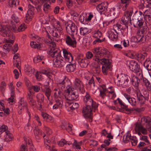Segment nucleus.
Returning <instances> with one entry per match:
<instances>
[{"instance_id":"nucleus-1","label":"nucleus","mask_w":151,"mask_h":151,"mask_svg":"<svg viewBox=\"0 0 151 151\" xmlns=\"http://www.w3.org/2000/svg\"><path fill=\"white\" fill-rule=\"evenodd\" d=\"M64 96L66 100L72 101L76 99L78 97V93L76 89L68 88L65 91Z\"/></svg>"},{"instance_id":"nucleus-2","label":"nucleus","mask_w":151,"mask_h":151,"mask_svg":"<svg viewBox=\"0 0 151 151\" xmlns=\"http://www.w3.org/2000/svg\"><path fill=\"white\" fill-rule=\"evenodd\" d=\"M136 94L137 99L141 104H144L146 100H148L149 93L147 91L144 90L142 93L139 91H137Z\"/></svg>"},{"instance_id":"nucleus-3","label":"nucleus","mask_w":151,"mask_h":151,"mask_svg":"<svg viewBox=\"0 0 151 151\" xmlns=\"http://www.w3.org/2000/svg\"><path fill=\"white\" fill-rule=\"evenodd\" d=\"M78 62L80 66L84 68L87 67L89 63V61L86 57H84L83 54H80L77 57Z\"/></svg>"},{"instance_id":"nucleus-4","label":"nucleus","mask_w":151,"mask_h":151,"mask_svg":"<svg viewBox=\"0 0 151 151\" xmlns=\"http://www.w3.org/2000/svg\"><path fill=\"white\" fill-rule=\"evenodd\" d=\"M130 78V77L128 76L125 74H122L118 80L119 85L122 87L127 86Z\"/></svg>"},{"instance_id":"nucleus-5","label":"nucleus","mask_w":151,"mask_h":151,"mask_svg":"<svg viewBox=\"0 0 151 151\" xmlns=\"http://www.w3.org/2000/svg\"><path fill=\"white\" fill-rule=\"evenodd\" d=\"M61 51L58 48H51L50 49L48 54L52 57L55 58H61Z\"/></svg>"},{"instance_id":"nucleus-6","label":"nucleus","mask_w":151,"mask_h":151,"mask_svg":"<svg viewBox=\"0 0 151 151\" xmlns=\"http://www.w3.org/2000/svg\"><path fill=\"white\" fill-rule=\"evenodd\" d=\"M77 27L75 24L72 22H70L68 23L66 27V29L68 32H71V34H73L74 35V33L76 32V34L77 33Z\"/></svg>"},{"instance_id":"nucleus-7","label":"nucleus","mask_w":151,"mask_h":151,"mask_svg":"<svg viewBox=\"0 0 151 151\" xmlns=\"http://www.w3.org/2000/svg\"><path fill=\"white\" fill-rule=\"evenodd\" d=\"M71 35L73 39L70 36L67 35L65 38L66 43L69 46L75 47H76L77 43L76 39L73 34H71Z\"/></svg>"},{"instance_id":"nucleus-8","label":"nucleus","mask_w":151,"mask_h":151,"mask_svg":"<svg viewBox=\"0 0 151 151\" xmlns=\"http://www.w3.org/2000/svg\"><path fill=\"white\" fill-rule=\"evenodd\" d=\"M74 83L77 88L79 89L80 92L81 93L83 94L85 93V91L84 88L83 82L80 79L76 78Z\"/></svg>"},{"instance_id":"nucleus-9","label":"nucleus","mask_w":151,"mask_h":151,"mask_svg":"<svg viewBox=\"0 0 151 151\" xmlns=\"http://www.w3.org/2000/svg\"><path fill=\"white\" fill-rule=\"evenodd\" d=\"M92 110L90 106L84 107L83 109L82 113L84 117L86 118L90 119Z\"/></svg>"},{"instance_id":"nucleus-10","label":"nucleus","mask_w":151,"mask_h":151,"mask_svg":"<svg viewBox=\"0 0 151 151\" xmlns=\"http://www.w3.org/2000/svg\"><path fill=\"white\" fill-rule=\"evenodd\" d=\"M53 66L55 67L61 68L65 65V62L62 59L55 58L53 60Z\"/></svg>"},{"instance_id":"nucleus-11","label":"nucleus","mask_w":151,"mask_h":151,"mask_svg":"<svg viewBox=\"0 0 151 151\" xmlns=\"http://www.w3.org/2000/svg\"><path fill=\"white\" fill-rule=\"evenodd\" d=\"M49 83V82H47V84L42 86L41 87L42 91L44 92L45 95L47 96L48 100H49L51 92V90L48 86Z\"/></svg>"},{"instance_id":"nucleus-12","label":"nucleus","mask_w":151,"mask_h":151,"mask_svg":"<svg viewBox=\"0 0 151 151\" xmlns=\"http://www.w3.org/2000/svg\"><path fill=\"white\" fill-rule=\"evenodd\" d=\"M129 67L130 70L134 72L140 69V66L136 61L134 60L130 61Z\"/></svg>"},{"instance_id":"nucleus-13","label":"nucleus","mask_w":151,"mask_h":151,"mask_svg":"<svg viewBox=\"0 0 151 151\" xmlns=\"http://www.w3.org/2000/svg\"><path fill=\"white\" fill-rule=\"evenodd\" d=\"M137 35L138 36V45L142 44L145 43L147 41H148V39H147V37H149L148 34L146 36H145L144 35L139 34V32H137ZM148 35H150V34H148Z\"/></svg>"},{"instance_id":"nucleus-14","label":"nucleus","mask_w":151,"mask_h":151,"mask_svg":"<svg viewBox=\"0 0 151 151\" xmlns=\"http://www.w3.org/2000/svg\"><path fill=\"white\" fill-rule=\"evenodd\" d=\"M63 55L67 62L70 63L73 60V58L71 54L65 49L63 50Z\"/></svg>"},{"instance_id":"nucleus-15","label":"nucleus","mask_w":151,"mask_h":151,"mask_svg":"<svg viewBox=\"0 0 151 151\" xmlns=\"http://www.w3.org/2000/svg\"><path fill=\"white\" fill-rule=\"evenodd\" d=\"M84 102L86 103V106H90L91 107V106L92 109H93L94 111L97 109L98 104L93 101L91 98L89 99L87 101H85Z\"/></svg>"},{"instance_id":"nucleus-16","label":"nucleus","mask_w":151,"mask_h":151,"mask_svg":"<svg viewBox=\"0 0 151 151\" xmlns=\"http://www.w3.org/2000/svg\"><path fill=\"white\" fill-rule=\"evenodd\" d=\"M103 66L102 67V71L103 73L105 75L107 74V70L109 69L111 70L112 68L111 65V63L108 60V62L105 63H102Z\"/></svg>"},{"instance_id":"nucleus-17","label":"nucleus","mask_w":151,"mask_h":151,"mask_svg":"<svg viewBox=\"0 0 151 151\" xmlns=\"http://www.w3.org/2000/svg\"><path fill=\"white\" fill-rule=\"evenodd\" d=\"M36 97L38 104L39 106V110H40L42 108V105L44 101V95L42 93H39L37 94Z\"/></svg>"},{"instance_id":"nucleus-18","label":"nucleus","mask_w":151,"mask_h":151,"mask_svg":"<svg viewBox=\"0 0 151 151\" xmlns=\"http://www.w3.org/2000/svg\"><path fill=\"white\" fill-rule=\"evenodd\" d=\"M18 108L20 111H23L24 108L27 107V102L24 101L23 98H22L19 102Z\"/></svg>"},{"instance_id":"nucleus-19","label":"nucleus","mask_w":151,"mask_h":151,"mask_svg":"<svg viewBox=\"0 0 151 151\" xmlns=\"http://www.w3.org/2000/svg\"><path fill=\"white\" fill-rule=\"evenodd\" d=\"M130 80L132 84L135 87V88L137 89L140 81L139 79H138L137 76H132Z\"/></svg>"},{"instance_id":"nucleus-20","label":"nucleus","mask_w":151,"mask_h":151,"mask_svg":"<svg viewBox=\"0 0 151 151\" xmlns=\"http://www.w3.org/2000/svg\"><path fill=\"white\" fill-rule=\"evenodd\" d=\"M34 14V13L33 11L31 10H28L25 18V22L26 23H28V22L31 21L33 17Z\"/></svg>"},{"instance_id":"nucleus-21","label":"nucleus","mask_w":151,"mask_h":151,"mask_svg":"<svg viewBox=\"0 0 151 151\" xmlns=\"http://www.w3.org/2000/svg\"><path fill=\"white\" fill-rule=\"evenodd\" d=\"M91 70L94 73L99 74L101 70V68L99 63H93Z\"/></svg>"},{"instance_id":"nucleus-22","label":"nucleus","mask_w":151,"mask_h":151,"mask_svg":"<svg viewBox=\"0 0 151 151\" xmlns=\"http://www.w3.org/2000/svg\"><path fill=\"white\" fill-rule=\"evenodd\" d=\"M7 29L8 30L9 32H17V28L15 23H14L12 21H11L10 25L7 27Z\"/></svg>"},{"instance_id":"nucleus-23","label":"nucleus","mask_w":151,"mask_h":151,"mask_svg":"<svg viewBox=\"0 0 151 151\" xmlns=\"http://www.w3.org/2000/svg\"><path fill=\"white\" fill-rule=\"evenodd\" d=\"M68 81L65 80H63L61 81H59L58 83V86L59 89L62 91L64 90L65 87L67 86Z\"/></svg>"},{"instance_id":"nucleus-24","label":"nucleus","mask_w":151,"mask_h":151,"mask_svg":"<svg viewBox=\"0 0 151 151\" xmlns=\"http://www.w3.org/2000/svg\"><path fill=\"white\" fill-rule=\"evenodd\" d=\"M62 28H60V29H55L52 30V35L53 36L58 37L59 36L60 34H62Z\"/></svg>"},{"instance_id":"nucleus-25","label":"nucleus","mask_w":151,"mask_h":151,"mask_svg":"<svg viewBox=\"0 0 151 151\" xmlns=\"http://www.w3.org/2000/svg\"><path fill=\"white\" fill-rule=\"evenodd\" d=\"M134 130L136 133H137L139 135H141V134L139 132L140 129L143 127L141 123L140 122H136L134 124Z\"/></svg>"},{"instance_id":"nucleus-26","label":"nucleus","mask_w":151,"mask_h":151,"mask_svg":"<svg viewBox=\"0 0 151 151\" xmlns=\"http://www.w3.org/2000/svg\"><path fill=\"white\" fill-rule=\"evenodd\" d=\"M34 132L35 136L36 139H39L43 136L42 131L38 128H35L34 129Z\"/></svg>"},{"instance_id":"nucleus-27","label":"nucleus","mask_w":151,"mask_h":151,"mask_svg":"<svg viewBox=\"0 0 151 151\" xmlns=\"http://www.w3.org/2000/svg\"><path fill=\"white\" fill-rule=\"evenodd\" d=\"M148 28L147 25L144 24L140 27L139 29L137 32H139V34L144 35L147 32Z\"/></svg>"},{"instance_id":"nucleus-28","label":"nucleus","mask_w":151,"mask_h":151,"mask_svg":"<svg viewBox=\"0 0 151 151\" xmlns=\"http://www.w3.org/2000/svg\"><path fill=\"white\" fill-rule=\"evenodd\" d=\"M131 20L129 19V18H128L124 15L120 20V23L121 24L125 25V27L128 28V26H127V25L128 24V23L129 21L131 23Z\"/></svg>"},{"instance_id":"nucleus-29","label":"nucleus","mask_w":151,"mask_h":151,"mask_svg":"<svg viewBox=\"0 0 151 151\" xmlns=\"http://www.w3.org/2000/svg\"><path fill=\"white\" fill-rule=\"evenodd\" d=\"M134 26L135 27H140L143 26L144 22L135 19H133Z\"/></svg>"},{"instance_id":"nucleus-30","label":"nucleus","mask_w":151,"mask_h":151,"mask_svg":"<svg viewBox=\"0 0 151 151\" xmlns=\"http://www.w3.org/2000/svg\"><path fill=\"white\" fill-rule=\"evenodd\" d=\"M5 134L4 140L6 142H9L12 140L13 139L12 134H11L9 131L6 132Z\"/></svg>"},{"instance_id":"nucleus-31","label":"nucleus","mask_w":151,"mask_h":151,"mask_svg":"<svg viewBox=\"0 0 151 151\" xmlns=\"http://www.w3.org/2000/svg\"><path fill=\"white\" fill-rule=\"evenodd\" d=\"M72 140L74 141L73 143H72V144L74 148L79 150L81 149V146L82 145V141H81L79 142H78L75 139H72Z\"/></svg>"},{"instance_id":"nucleus-32","label":"nucleus","mask_w":151,"mask_h":151,"mask_svg":"<svg viewBox=\"0 0 151 151\" xmlns=\"http://www.w3.org/2000/svg\"><path fill=\"white\" fill-rule=\"evenodd\" d=\"M76 68V66L75 64L70 63L67 65L66 69L68 72H73Z\"/></svg>"},{"instance_id":"nucleus-33","label":"nucleus","mask_w":151,"mask_h":151,"mask_svg":"<svg viewBox=\"0 0 151 151\" xmlns=\"http://www.w3.org/2000/svg\"><path fill=\"white\" fill-rule=\"evenodd\" d=\"M142 122H144L147 123L146 128L147 126H149L151 124V119L149 116H144L141 119Z\"/></svg>"},{"instance_id":"nucleus-34","label":"nucleus","mask_w":151,"mask_h":151,"mask_svg":"<svg viewBox=\"0 0 151 151\" xmlns=\"http://www.w3.org/2000/svg\"><path fill=\"white\" fill-rule=\"evenodd\" d=\"M144 66L148 70H151V60L147 59L144 63Z\"/></svg>"},{"instance_id":"nucleus-35","label":"nucleus","mask_w":151,"mask_h":151,"mask_svg":"<svg viewBox=\"0 0 151 151\" xmlns=\"http://www.w3.org/2000/svg\"><path fill=\"white\" fill-rule=\"evenodd\" d=\"M96 8L97 10L100 12L101 14L104 11L107 9V7L104 6V4L101 3L97 6Z\"/></svg>"},{"instance_id":"nucleus-36","label":"nucleus","mask_w":151,"mask_h":151,"mask_svg":"<svg viewBox=\"0 0 151 151\" xmlns=\"http://www.w3.org/2000/svg\"><path fill=\"white\" fill-rule=\"evenodd\" d=\"M19 0H9L8 4L10 7H13L16 6L17 3L19 5Z\"/></svg>"},{"instance_id":"nucleus-37","label":"nucleus","mask_w":151,"mask_h":151,"mask_svg":"<svg viewBox=\"0 0 151 151\" xmlns=\"http://www.w3.org/2000/svg\"><path fill=\"white\" fill-rule=\"evenodd\" d=\"M121 1L122 3L124 4L122 9L124 11L126 9L127 7L129 6L131 1V0H121Z\"/></svg>"},{"instance_id":"nucleus-38","label":"nucleus","mask_w":151,"mask_h":151,"mask_svg":"<svg viewBox=\"0 0 151 151\" xmlns=\"http://www.w3.org/2000/svg\"><path fill=\"white\" fill-rule=\"evenodd\" d=\"M96 56V57L95 58H94L93 59L95 61L97 62V63H100L102 64V63H105V62L106 63L108 62V59H107L104 58L101 59V58H100V57H98L97 56Z\"/></svg>"},{"instance_id":"nucleus-39","label":"nucleus","mask_w":151,"mask_h":151,"mask_svg":"<svg viewBox=\"0 0 151 151\" xmlns=\"http://www.w3.org/2000/svg\"><path fill=\"white\" fill-rule=\"evenodd\" d=\"M147 56V53L144 52L142 53H139L137 55V60L141 62Z\"/></svg>"},{"instance_id":"nucleus-40","label":"nucleus","mask_w":151,"mask_h":151,"mask_svg":"<svg viewBox=\"0 0 151 151\" xmlns=\"http://www.w3.org/2000/svg\"><path fill=\"white\" fill-rule=\"evenodd\" d=\"M143 81L146 87L151 90V81H149L147 79L145 78H143Z\"/></svg>"},{"instance_id":"nucleus-41","label":"nucleus","mask_w":151,"mask_h":151,"mask_svg":"<svg viewBox=\"0 0 151 151\" xmlns=\"http://www.w3.org/2000/svg\"><path fill=\"white\" fill-rule=\"evenodd\" d=\"M68 144L70 145L72 144V142L70 141H66L65 139H62L59 143V145L61 146H62Z\"/></svg>"},{"instance_id":"nucleus-42","label":"nucleus","mask_w":151,"mask_h":151,"mask_svg":"<svg viewBox=\"0 0 151 151\" xmlns=\"http://www.w3.org/2000/svg\"><path fill=\"white\" fill-rule=\"evenodd\" d=\"M101 48L100 47H96L93 50V52L96 56L100 58L101 54Z\"/></svg>"},{"instance_id":"nucleus-43","label":"nucleus","mask_w":151,"mask_h":151,"mask_svg":"<svg viewBox=\"0 0 151 151\" xmlns=\"http://www.w3.org/2000/svg\"><path fill=\"white\" fill-rule=\"evenodd\" d=\"M142 109L139 108H132L131 109L128 108L127 109V112L128 114H129L131 113L132 112L135 111L136 112H140L142 111Z\"/></svg>"},{"instance_id":"nucleus-44","label":"nucleus","mask_w":151,"mask_h":151,"mask_svg":"<svg viewBox=\"0 0 151 151\" xmlns=\"http://www.w3.org/2000/svg\"><path fill=\"white\" fill-rule=\"evenodd\" d=\"M132 136H131V134L130 135H129L128 134H126L124 135L123 136V141L125 143H127L129 141H130V140H131V139Z\"/></svg>"},{"instance_id":"nucleus-45","label":"nucleus","mask_w":151,"mask_h":151,"mask_svg":"<svg viewBox=\"0 0 151 151\" xmlns=\"http://www.w3.org/2000/svg\"><path fill=\"white\" fill-rule=\"evenodd\" d=\"M81 35L84 36L87 34L88 32V29L86 27H81L80 29Z\"/></svg>"},{"instance_id":"nucleus-46","label":"nucleus","mask_w":151,"mask_h":151,"mask_svg":"<svg viewBox=\"0 0 151 151\" xmlns=\"http://www.w3.org/2000/svg\"><path fill=\"white\" fill-rule=\"evenodd\" d=\"M141 1L146 7L151 8V0H142Z\"/></svg>"},{"instance_id":"nucleus-47","label":"nucleus","mask_w":151,"mask_h":151,"mask_svg":"<svg viewBox=\"0 0 151 151\" xmlns=\"http://www.w3.org/2000/svg\"><path fill=\"white\" fill-rule=\"evenodd\" d=\"M117 100H118V104L121 106V108L125 110V111H127V109L128 108L127 106L124 104L122 101L119 98L117 99Z\"/></svg>"},{"instance_id":"nucleus-48","label":"nucleus","mask_w":151,"mask_h":151,"mask_svg":"<svg viewBox=\"0 0 151 151\" xmlns=\"http://www.w3.org/2000/svg\"><path fill=\"white\" fill-rule=\"evenodd\" d=\"M9 30L7 29V27H6L4 29L2 30L0 32V34L4 37H6L9 36Z\"/></svg>"},{"instance_id":"nucleus-49","label":"nucleus","mask_w":151,"mask_h":151,"mask_svg":"<svg viewBox=\"0 0 151 151\" xmlns=\"http://www.w3.org/2000/svg\"><path fill=\"white\" fill-rule=\"evenodd\" d=\"M144 19L145 20V23L147 22L148 24L151 23V13L150 15L145 14L143 16Z\"/></svg>"},{"instance_id":"nucleus-50","label":"nucleus","mask_w":151,"mask_h":151,"mask_svg":"<svg viewBox=\"0 0 151 151\" xmlns=\"http://www.w3.org/2000/svg\"><path fill=\"white\" fill-rule=\"evenodd\" d=\"M25 72L27 73H32L34 71V69H32V67L29 65H27L25 68Z\"/></svg>"},{"instance_id":"nucleus-51","label":"nucleus","mask_w":151,"mask_h":151,"mask_svg":"<svg viewBox=\"0 0 151 151\" xmlns=\"http://www.w3.org/2000/svg\"><path fill=\"white\" fill-rule=\"evenodd\" d=\"M14 88H11V97L8 99V101L11 102H13L14 101Z\"/></svg>"},{"instance_id":"nucleus-52","label":"nucleus","mask_w":151,"mask_h":151,"mask_svg":"<svg viewBox=\"0 0 151 151\" xmlns=\"http://www.w3.org/2000/svg\"><path fill=\"white\" fill-rule=\"evenodd\" d=\"M43 56L40 55H38L37 57H35L34 58V63H37L40 62L43 59Z\"/></svg>"},{"instance_id":"nucleus-53","label":"nucleus","mask_w":151,"mask_h":151,"mask_svg":"<svg viewBox=\"0 0 151 151\" xmlns=\"http://www.w3.org/2000/svg\"><path fill=\"white\" fill-rule=\"evenodd\" d=\"M108 52V51L105 48H101L100 58L104 57V55H106L107 53Z\"/></svg>"},{"instance_id":"nucleus-54","label":"nucleus","mask_w":151,"mask_h":151,"mask_svg":"<svg viewBox=\"0 0 151 151\" xmlns=\"http://www.w3.org/2000/svg\"><path fill=\"white\" fill-rule=\"evenodd\" d=\"M69 105L70 106V108L72 110L77 109L79 106L78 104L76 102L71 103Z\"/></svg>"},{"instance_id":"nucleus-55","label":"nucleus","mask_w":151,"mask_h":151,"mask_svg":"<svg viewBox=\"0 0 151 151\" xmlns=\"http://www.w3.org/2000/svg\"><path fill=\"white\" fill-rule=\"evenodd\" d=\"M8 129V127L6 126L3 125H2L0 128V134H1L2 133L5 132L7 131Z\"/></svg>"},{"instance_id":"nucleus-56","label":"nucleus","mask_w":151,"mask_h":151,"mask_svg":"<svg viewBox=\"0 0 151 151\" xmlns=\"http://www.w3.org/2000/svg\"><path fill=\"white\" fill-rule=\"evenodd\" d=\"M12 46V44L9 43H6L4 44L3 46V48L5 49L8 51H9L10 50L11 47Z\"/></svg>"},{"instance_id":"nucleus-57","label":"nucleus","mask_w":151,"mask_h":151,"mask_svg":"<svg viewBox=\"0 0 151 151\" xmlns=\"http://www.w3.org/2000/svg\"><path fill=\"white\" fill-rule=\"evenodd\" d=\"M134 73L136 74L137 76H138L137 77L138 78V79H142L143 78L142 71L141 69Z\"/></svg>"},{"instance_id":"nucleus-58","label":"nucleus","mask_w":151,"mask_h":151,"mask_svg":"<svg viewBox=\"0 0 151 151\" xmlns=\"http://www.w3.org/2000/svg\"><path fill=\"white\" fill-rule=\"evenodd\" d=\"M106 90V88L105 87H102V90H100V96L104 99V96L106 95L105 92Z\"/></svg>"},{"instance_id":"nucleus-59","label":"nucleus","mask_w":151,"mask_h":151,"mask_svg":"<svg viewBox=\"0 0 151 151\" xmlns=\"http://www.w3.org/2000/svg\"><path fill=\"white\" fill-rule=\"evenodd\" d=\"M6 86V84L4 82H2L1 83L0 90L2 93L4 92L5 90Z\"/></svg>"},{"instance_id":"nucleus-60","label":"nucleus","mask_w":151,"mask_h":151,"mask_svg":"<svg viewBox=\"0 0 151 151\" xmlns=\"http://www.w3.org/2000/svg\"><path fill=\"white\" fill-rule=\"evenodd\" d=\"M12 20L11 21H12L13 22L14 21V23H15L16 24H17L19 22V19L15 14H13L12 16Z\"/></svg>"},{"instance_id":"nucleus-61","label":"nucleus","mask_w":151,"mask_h":151,"mask_svg":"<svg viewBox=\"0 0 151 151\" xmlns=\"http://www.w3.org/2000/svg\"><path fill=\"white\" fill-rule=\"evenodd\" d=\"M141 135L140 136V139L141 140H143L145 141V142L148 143V144H150L149 140L147 139V136L145 135Z\"/></svg>"},{"instance_id":"nucleus-62","label":"nucleus","mask_w":151,"mask_h":151,"mask_svg":"<svg viewBox=\"0 0 151 151\" xmlns=\"http://www.w3.org/2000/svg\"><path fill=\"white\" fill-rule=\"evenodd\" d=\"M131 138H132V139H131L130 142H131L132 145H136L137 143L136 138L135 137H134V136H132Z\"/></svg>"},{"instance_id":"nucleus-63","label":"nucleus","mask_w":151,"mask_h":151,"mask_svg":"<svg viewBox=\"0 0 151 151\" xmlns=\"http://www.w3.org/2000/svg\"><path fill=\"white\" fill-rule=\"evenodd\" d=\"M129 102L132 106H135L137 104L136 99L133 97H131L129 100Z\"/></svg>"},{"instance_id":"nucleus-64","label":"nucleus","mask_w":151,"mask_h":151,"mask_svg":"<svg viewBox=\"0 0 151 151\" xmlns=\"http://www.w3.org/2000/svg\"><path fill=\"white\" fill-rule=\"evenodd\" d=\"M27 28L25 24H21V25L17 29V31L20 32L23 31L25 30Z\"/></svg>"}]
</instances>
